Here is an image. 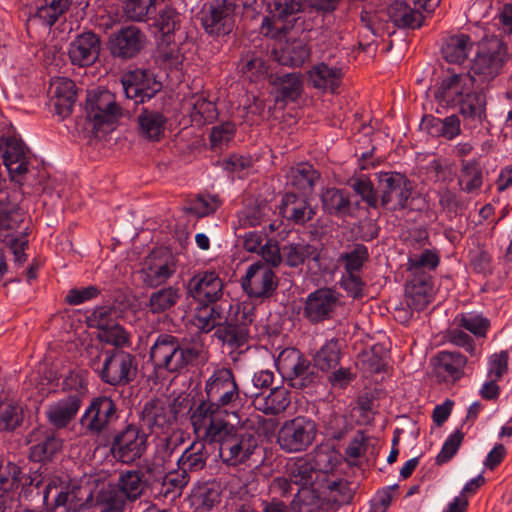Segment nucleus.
<instances>
[{"mask_svg":"<svg viewBox=\"0 0 512 512\" xmlns=\"http://www.w3.org/2000/svg\"><path fill=\"white\" fill-rule=\"evenodd\" d=\"M206 442L219 445V456L229 466L244 464L258 447V438L254 433L229 422L211 424L206 433Z\"/></svg>","mask_w":512,"mask_h":512,"instance_id":"f257e3e1","label":"nucleus"},{"mask_svg":"<svg viewBox=\"0 0 512 512\" xmlns=\"http://www.w3.org/2000/svg\"><path fill=\"white\" fill-rule=\"evenodd\" d=\"M148 435L134 423L115 430L108 442L109 453L118 463L132 465L140 460L148 448Z\"/></svg>","mask_w":512,"mask_h":512,"instance_id":"f03ea898","label":"nucleus"},{"mask_svg":"<svg viewBox=\"0 0 512 512\" xmlns=\"http://www.w3.org/2000/svg\"><path fill=\"white\" fill-rule=\"evenodd\" d=\"M277 367L287 378L290 386L296 389L310 387L321 380L315 364L295 348L285 349L279 354Z\"/></svg>","mask_w":512,"mask_h":512,"instance_id":"7ed1b4c3","label":"nucleus"},{"mask_svg":"<svg viewBox=\"0 0 512 512\" xmlns=\"http://www.w3.org/2000/svg\"><path fill=\"white\" fill-rule=\"evenodd\" d=\"M255 318L254 308L238 304L226 316L224 326L219 327L214 335L230 348H239L248 342L250 327L254 325Z\"/></svg>","mask_w":512,"mask_h":512,"instance_id":"20e7f679","label":"nucleus"},{"mask_svg":"<svg viewBox=\"0 0 512 512\" xmlns=\"http://www.w3.org/2000/svg\"><path fill=\"white\" fill-rule=\"evenodd\" d=\"M317 434L316 423L305 417L285 421L278 431L277 443L288 453L305 451L312 445Z\"/></svg>","mask_w":512,"mask_h":512,"instance_id":"39448f33","label":"nucleus"},{"mask_svg":"<svg viewBox=\"0 0 512 512\" xmlns=\"http://www.w3.org/2000/svg\"><path fill=\"white\" fill-rule=\"evenodd\" d=\"M99 376L104 383L112 386H125L137 376L136 357L122 350L106 351Z\"/></svg>","mask_w":512,"mask_h":512,"instance_id":"423d86ee","label":"nucleus"},{"mask_svg":"<svg viewBox=\"0 0 512 512\" xmlns=\"http://www.w3.org/2000/svg\"><path fill=\"white\" fill-rule=\"evenodd\" d=\"M85 109L87 118L93 123L92 130L96 137H100L99 132L107 134L112 131L113 125L121 115L120 107L108 91L89 96Z\"/></svg>","mask_w":512,"mask_h":512,"instance_id":"0eeeda50","label":"nucleus"},{"mask_svg":"<svg viewBox=\"0 0 512 512\" xmlns=\"http://www.w3.org/2000/svg\"><path fill=\"white\" fill-rule=\"evenodd\" d=\"M237 0H211L202 18L204 31L215 37H224L235 28Z\"/></svg>","mask_w":512,"mask_h":512,"instance_id":"6e6552de","label":"nucleus"},{"mask_svg":"<svg viewBox=\"0 0 512 512\" xmlns=\"http://www.w3.org/2000/svg\"><path fill=\"white\" fill-rule=\"evenodd\" d=\"M107 45L113 57L129 60L144 49L146 36L138 27L129 25L111 33Z\"/></svg>","mask_w":512,"mask_h":512,"instance_id":"1a4fd4ad","label":"nucleus"},{"mask_svg":"<svg viewBox=\"0 0 512 512\" xmlns=\"http://www.w3.org/2000/svg\"><path fill=\"white\" fill-rule=\"evenodd\" d=\"M175 271L176 259L171 252L166 249L154 250L144 261L142 281L147 287L156 288L165 284Z\"/></svg>","mask_w":512,"mask_h":512,"instance_id":"9d476101","label":"nucleus"},{"mask_svg":"<svg viewBox=\"0 0 512 512\" xmlns=\"http://www.w3.org/2000/svg\"><path fill=\"white\" fill-rule=\"evenodd\" d=\"M125 96L134 99L136 104L152 99L162 89L152 73L145 69H135L123 74L121 78Z\"/></svg>","mask_w":512,"mask_h":512,"instance_id":"9b49d317","label":"nucleus"},{"mask_svg":"<svg viewBox=\"0 0 512 512\" xmlns=\"http://www.w3.org/2000/svg\"><path fill=\"white\" fill-rule=\"evenodd\" d=\"M277 286L275 273L261 261L250 265L242 279L244 291L255 298H269L275 292Z\"/></svg>","mask_w":512,"mask_h":512,"instance_id":"f8f14e48","label":"nucleus"},{"mask_svg":"<svg viewBox=\"0 0 512 512\" xmlns=\"http://www.w3.org/2000/svg\"><path fill=\"white\" fill-rule=\"evenodd\" d=\"M205 394L223 408L236 402L239 399V389L232 370L229 368L216 370L206 381Z\"/></svg>","mask_w":512,"mask_h":512,"instance_id":"ddd939ff","label":"nucleus"},{"mask_svg":"<svg viewBox=\"0 0 512 512\" xmlns=\"http://www.w3.org/2000/svg\"><path fill=\"white\" fill-rule=\"evenodd\" d=\"M117 407L115 402L106 396L97 397L92 400L81 419L86 430L92 434L99 435L105 431L108 426L117 419Z\"/></svg>","mask_w":512,"mask_h":512,"instance_id":"4468645a","label":"nucleus"},{"mask_svg":"<svg viewBox=\"0 0 512 512\" xmlns=\"http://www.w3.org/2000/svg\"><path fill=\"white\" fill-rule=\"evenodd\" d=\"M338 305L335 291L321 288L311 293L305 302L303 315L311 323L317 324L333 317Z\"/></svg>","mask_w":512,"mask_h":512,"instance_id":"2eb2a0df","label":"nucleus"},{"mask_svg":"<svg viewBox=\"0 0 512 512\" xmlns=\"http://www.w3.org/2000/svg\"><path fill=\"white\" fill-rule=\"evenodd\" d=\"M100 36L92 31L83 32L70 43L68 56L73 65L90 66L99 58Z\"/></svg>","mask_w":512,"mask_h":512,"instance_id":"dca6fc26","label":"nucleus"},{"mask_svg":"<svg viewBox=\"0 0 512 512\" xmlns=\"http://www.w3.org/2000/svg\"><path fill=\"white\" fill-rule=\"evenodd\" d=\"M475 78L469 73L448 71L436 91V97L447 105H456L473 89Z\"/></svg>","mask_w":512,"mask_h":512,"instance_id":"f3484780","label":"nucleus"},{"mask_svg":"<svg viewBox=\"0 0 512 512\" xmlns=\"http://www.w3.org/2000/svg\"><path fill=\"white\" fill-rule=\"evenodd\" d=\"M187 288L193 298L213 304L222 297L224 284L215 271H204L193 276Z\"/></svg>","mask_w":512,"mask_h":512,"instance_id":"a211bd4d","label":"nucleus"},{"mask_svg":"<svg viewBox=\"0 0 512 512\" xmlns=\"http://www.w3.org/2000/svg\"><path fill=\"white\" fill-rule=\"evenodd\" d=\"M86 393L83 390H74L69 395L50 406L47 418L57 429L65 428L75 418Z\"/></svg>","mask_w":512,"mask_h":512,"instance_id":"6ab92c4d","label":"nucleus"},{"mask_svg":"<svg viewBox=\"0 0 512 512\" xmlns=\"http://www.w3.org/2000/svg\"><path fill=\"white\" fill-rule=\"evenodd\" d=\"M286 475L293 484L301 487L300 490L308 489L318 492L322 484L320 476L306 454L286 464Z\"/></svg>","mask_w":512,"mask_h":512,"instance_id":"aec40b11","label":"nucleus"},{"mask_svg":"<svg viewBox=\"0 0 512 512\" xmlns=\"http://www.w3.org/2000/svg\"><path fill=\"white\" fill-rule=\"evenodd\" d=\"M323 211L339 218H356L359 202L352 203L344 189L328 188L321 194Z\"/></svg>","mask_w":512,"mask_h":512,"instance_id":"412c9836","label":"nucleus"},{"mask_svg":"<svg viewBox=\"0 0 512 512\" xmlns=\"http://www.w3.org/2000/svg\"><path fill=\"white\" fill-rule=\"evenodd\" d=\"M25 144L22 140L8 138L6 150L3 155L4 164L9 171L12 180L23 185V176L28 173V162L26 160Z\"/></svg>","mask_w":512,"mask_h":512,"instance_id":"4be33fe9","label":"nucleus"},{"mask_svg":"<svg viewBox=\"0 0 512 512\" xmlns=\"http://www.w3.org/2000/svg\"><path fill=\"white\" fill-rule=\"evenodd\" d=\"M251 397L253 406L267 415H277L290 404V393L283 387L271 388L268 394L265 391H251Z\"/></svg>","mask_w":512,"mask_h":512,"instance_id":"5701e85b","label":"nucleus"},{"mask_svg":"<svg viewBox=\"0 0 512 512\" xmlns=\"http://www.w3.org/2000/svg\"><path fill=\"white\" fill-rule=\"evenodd\" d=\"M49 92L55 100L57 114L67 117L72 113V108L77 100V88L75 83L68 78L58 77L51 81Z\"/></svg>","mask_w":512,"mask_h":512,"instance_id":"b1692460","label":"nucleus"},{"mask_svg":"<svg viewBox=\"0 0 512 512\" xmlns=\"http://www.w3.org/2000/svg\"><path fill=\"white\" fill-rule=\"evenodd\" d=\"M358 488L356 482L348 481L333 474L322 481L318 494L338 505L349 504Z\"/></svg>","mask_w":512,"mask_h":512,"instance_id":"393cba45","label":"nucleus"},{"mask_svg":"<svg viewBox=\"0 0 512 512\" xmlns=\"http://www.w3.org/2000/svg\"><path fill=\"white\" fill-rule=\"evenodd\" d=\"M141 420L151 432L155 429L165 430L175 423V417L169 411L165 401L159 398H153L145 403Z\"/></svg>","mask_w":512,"mask_h":512,"instance_id":"a878e982","label":"nucleus"},{"mask_svg":"<svg viewBox=\"0 0 512 512\" xmlns=\"http://www.w3.org/2000/svg\"><path fill=\"white\" fill-rule=\"evenodd\" d=\"M269 82L276 91L275 102L284 106L296 101L302 93V80L298 73L271 74Z\"/></svg>","mask_w":512,"mask_h":512,"instance_id":"bb28decb","label":"nucleus"},{"mask_svg":"<svg viewBox=\"0 0 512 512\" xmlns=\"http://www.w3.org/2000/svg\"><path fill=\"white\" fill-rule=\"evenodd\" d=\"M306 455L320 476V481L335 474V469L341 461L340 453L329 443L316 446Z\"/></svg>","mask_w":512,"mask_h":512,"instance_id":"cd10ccee","label":"nucleus"},{"mask_svg":"<svg viewBox=\"0 0 512 512\" xmlns=\"http://www.w3.org/2000/svg\"><path fill=\"white\" fill-rule=\"evenodd\" d=\"M221 407L216 402H213L206 396L195 409L190 407L191 412L190 421L196 433L203 430V439L206 442V433L211 426L216 422H227L226 420L219 417L221 413Z\"/></svg>","mask_w":512,"mask_h":512,"instance_id":"c85d7f7f","label":"nucleus"},{"mask_svg":"<svg viewBox=\"0 0 512 512\" xmlns=\"http://www.w3.org/2000/svg\"><path fill=\"white\" fill-rule=\"evenodd\" d=\"M434 296L432 276L411 277L406 287L407 305L416 311H421L431 303Z\"/></svg>","mask_w":512,"mask_h":512,"instance_id":"c756f323","label":"nucleus"},{"mask_svg":"<svg viewBox=\"0 0 512 512\" xmlns=\"http://www.w3.org/2000/svg\"><path fill=\"white\" fill-rule=\"evenodd\" d=\"M281 213L288 221L303 226L313 219L316 211L307 199L290 192L283 197Z\"/></svg>","mask_w":512,"mask_h":512,"instance_id":"7c9ffc66","label":"nucleus"},{"mask_svg":"<svg viewBox=\"0 0 512 512\" xmlns=\"http://www.w3.org/2000/svg\"><path fill=\"white\" fill-rule=\"evenodd\" d=\"M167 119L159 111L142 108L137 116L139 135L151 142H158L164 137Z\"/></svg>","mask_w":512,"mask_h":512,"instance_id":"2f4dec72","label":"nucleus"},{"mask_svg":"<svg viewBox=\"0 0 512 512\" xmlns=\"http://www.w3.org/2000/svg\"><path fill=\"white\" fill-rule=\"evenodd\" d=\"M505 61L506 55L500 50L493 53H480L475 57L471 71L479 81L489 82L500 73Z\"/></svg>","mask_w":512,"mask_h":512,"instance_id":"473e14b6","label":"nucleus"},{"mask_svg":"<svg viewBox=\"0 0 512 512\" xmlns=\"http://www.w3.org/2000/svg\"><path fill=\"white\" fill-rule=\"evenodd\" d=\"M412 186L405 176L386 173V206L390 209L405 208L411 195Z\"/></svg>","mask_w":512,"mask_h":512,"instance_id":"72a5a7b5","label":"nucleus"},{"mask_svg":"<svg viewBox=\"0 0 512 512\" xmlns=\"http://www.w3.org/2000/svg\"><path fill=\"white\" fill-rule=\"evenodd\" d=\"M467 359L459 352L441 351L436 357L435 369L446 381L460 379L464 372Z\"/></svg>","mask_w":512,"mask_h":512,"instance_id":"f704fd0d","label":"nucleus"},{"mask_svg":"<svg viewBox=\"0 0 512 512\" xmlns=\"http://www.w3.org/2000/svg\"><path fill=\"white\" fill-rule=\"evenodd\" d=\"M473 48V42L468 35L457 34L448 37L442 46L443 58L452 64L464 63Z\"/></svg>","mask_w":512,"mask_h":512,"instance_id":"c9c22d12","label":"nucleus"},{"mask_svg":"<svg viewBox=\"0 0 512 512\" xmlns=\"http://www.w3.org/2000/svg\"><path fill=\"white\" fill-rule=\"evenodd\" d=\"M63 450V440L55 434H46L42 440L30 447L29 459L38 463H52Z\"/></svg>","mask_w":512,"mask_h":512,"instance_id":"e433bc0d","label":"nucleus"},{"mask_svg":"<svg viewBox=\"0 0 512 512\" xmlns=\"http://www.w3.org/2000/svg\"><path fill=\"white\" fill-rule=\"evenodd\" d=\"M147 480L140 470H129L122 472L115 486L130 502L139 499L144 493Z\"/></svg>","mask_w":512,"mask_h":512,"instance_id":"4c0bfd02","label":"nucleus"},{"mask_svg":"<svg viewBox=\"0 0 512 512\" xmlns=\"http://www.w3.org/2000/svg\"><path fill=\"white\" fill-rule=\"evenodd\" d=\"M342 71L339 68H330L321 63L315 66L309 72V81L313 87L323 90H329L334 93L340 85Z\"/></svg>","mask_w":512,"mask_h":512,"instance_id":"58836bf2","label":"nucleus"},{"mask_svg":"<svg viewBox=\"0 0 512 512\" xmlns=\"http://www.w3.org/2000/svg\"><path fill=\"white\" fill-rule=\"evenodd\" d=\"M283 261L289 267H298L307 259L319 261L320 254L317 247L311 244L290 243L282 247Z\"/></svg>","mask_w":512,"mask_h":512,"instance_id":"ea45409f","label":"nucleus"},{"mask_svg":"<svg viewBox=\"0 0 512 512\" xmlns=\"http://www.w3.org/2000/svg\"><path fill=\"white\" fill-rule=\"evenodd\" d=\"M179 347V339L171 334H160L150 349V359L159 368L166 369L169 359Z\"/></svg>","mask_w":512,"mask_h":512,"instance_id":"a19ab883","label":"nucleus"},{"mask_svg":"<svg viewBox=\"0 0 512 512\" xmlns=\"http://www.w3.org/2000/svg\"><path fill=\"white\" fill-rule=\"evenodd\" d=\"M208 453L203 442H194L185 449L178 460L179 468L186 473L197 472L206 466Z\"/></svg>","mask_w":512,"mask_h":512,"instance_id":"79ce46f5","label":"nucleus"},{"mask_svg":"<svg viewBox=\"0 0 512 512\" xmlns=\"http://www.w3.org/2000/svg\"><path fill=\"white\" fill-rule=\"evenodd\" d=\"M439 255L433 250H424L421 253H415L408 258V269L411 277L431 276V272L438 266Z\"/></svg>","mask_w":512,"mask_h":512,"instance_id":"37998d69","label":"nucleus"},{"mask_svg":"<svg viewBox=\"0 0 512 512\" xmlns=\"http://www.w3.org/2000/svg\"><path fill=\"white\" fill-rule=\"evenodd\" d=\"M310 58V48L303 40L286 43L280 50L277 61L285 66H301Z\"/></svg>","mask_w":512,"mask_h":512,"instance_id":"c03bdc74","label":"nucleus"},{"mask_svg":"<svg viewBox=\"0 0 512 512\" xmlns=\"http://www.w3.org/2000/svg\"><path fill=\"white\" fill-rule=\"evenodd\" d=\"M291 185L302 192H311L317 180L320 179V173L308 163H298L290 168Z\"/></svg>","mask_w":512,"mask_h":512,"instance_id":"a18cd8bd","label":"nucleus"},{"mask_svg":"<svg viewBox=\"0 0 512 512\" xmlns=\"http://www.w3.org/2000/svg\"><path fill=\"white\" fill-rule=\"evenodd\" d=\"M425 125L430 135L441 136L447 140H452L461 133L460 120L456 115L444 119L431 117L425 120Z\"/></svg>","mask_w":512,"mask_h":512,"instance_id":"49530a36","label":"nucleus"},{"mask_svg":"<svg viewBox=\"0 0 512 512\" xmlns=\"http://www.w3.org/2000/svg\"><path fill=\"white\" fill-rule=\"evenodd\" d=\"M461 189L466 193L478 191L483 184L482 171L476 160H462L459 177Z\"/></svg>","mask_w":512,"mask_h":512,"instance_id":"de8ad7c7","label":"nucleus"},{"mask_svg":"<svg viewBox=\"0 0 512 512\" xmlns=\"http://www.w3.org/2000/svg\"><path fill=\"white\" fill-rule=\"evenodd\" d=\"M180 297L178 288L172 286L162 288L151 294L147 307L152 314H161L175 306Z\"/></svg>","mask_w":512,"mask_h":512,"instance_id":"09e8293b","label":"nucleus"},{"mask_svg":"<svg viewBox=\"0 0 512 512\" xmlns=\"http://www.w3.org/2000/svg\"><path fill=\"white\" fill-rule=\"evenodd\" d=\"M92 499V493L84 495L79 487H74L70 491H62L55 499V507H64L66 512H79L88 507Z\"/></svg>","mask_w":512,"mask_h":512,"instance_id":"8fccbe9b","label":"nucleus"},{"mask_svg":"<svg viewBox=\"0 0 512 512\" xmlns=\"http://www.w3.org/2000/svg\"><path fill=\"white\" fill-rule=\"evenodd\" d=\"M386 14L396 27L414 28L418 25L416 14L406 0H394L386 9Z\"/></svg>","mask_w":512,"mask_h":512,"instance_id":"3c124183","label":"nucleus"},{"mask_svg":"<svg viewBox=\"0 0 512 512\" xmlns=\"http://www.w3.org/2000/svg\"><path fill=\"white\" fill-rule=\"evenodd\" d=\"M460 107V113L465 118L481 121L485 116L486 100L482 93L471 92L465 94L463 99L456 103Z\"/></svg>","mask_w":512,"mask_h":512,"instance_id":"603ef678","label":"nucleus"},{"mask_svg":"<svg viewBox=\"0 0 512 512\" xmlns=\"http://www.w3.org/2000/svg\"><path fill=\"white\" fill-rule=\"evenodd\" d=\"M24 422L23 408L16 403H0V431L14 432L22 427Z\"/></svg>","mask_w":512,"mask_h":512,"instance_id":"864d4df0","label":"nucleus"},{"mask_svg":"<svg viewBox=\"0 0 512 512\" xmlns=\"http://www.w3.org/2000/svg\"><path fill=\"white\" fill-rule=\"evenodd\" d=\"M200 353V349L196 346L187 345L179 340V347L173 352L165 370L179 372L196 361Z\"/></svg>","mask_w":512,"mask_h":512,"instance_id":"5fc2aeb1","label":"nucleus"},{"mask_svg":"<svg viewBox=\"0 0 512 512\" xmlns=\"http://www.w3.org/2000/svg\"><path fill=\"white\" fill-rule=\"evenodd\" d=\"M292 512H327L321 494L308 489L299 490L291 502Z\"/></svg>","mask_w":512,"mask_h":512,"instance_id":"6e6d98bb","label":"nucleus"},{"mask_svg":"<svg viewBox=\"0 0 512 512\" xmlns=\"http://www.w3.org/2000/svg\"><path fill=\"white\" fill-rule=\"evenodd\" d=\"M454 323L476 337H485L490 327V321L477 312L458 314L454 319Z\"/></svg>","mask_w":512,"mask_h":512,"instance_id":"4d7b16f0","label":"nucleus"},{"mask_svg":"<svg viewBox=\"0 0 512 512\" xmlns=\"http://www.w3.org/2000/svg\"><path fill=\"white\" fill-rule=\"evenodd\" d=\"M340 345L337 340H330L316 352L313 362L317 369L328 372L339 364Z\"/></svg>","mask_w":512,"mask_h":512,"instance_id":"13d9d810","label":"nucleus"},{"mask_svg":"<svg viewBox=\"0 0 512 512\" xmlns=\"http://www.w3.org/2000/svg\"><path fill=\"white\" fill-rule=\"evenodd\" d=\"M271 5L273 17L282 22L295 20V16L307 7L303 0H273Z\"/></svg>","mask_w":512,"mask_h":512,"instance_id":"bf43d9fd","label":"nucleus"},{"mask_svg":"<svg viewBox=\"0 0 512 512\" xmlns=\"http://www.w3.org/2000/svg\"><path fill=\"white\" fill-rule=\"evenodd\" d=\"M127 500L115 486L101 490L97 497L101 512H124Z\"/></svg>","mask_w":512,"mask_h":512,"instance_id":"052dcab7","label":"nucleus"},{"mask_svg":"<svg viewBox=\"0 0 512 512\" xmlns=\"http://www.w3.org/2000/svg\"><path fill=\"white\" fill-rule=\"evenodd\" d=\"M383 356L384 346L382 344H375L369 351L362 353L361 369L366 377L381 373L384 368Z\"/></svg>","mask_w":512,"mask_h":512,"instance_id":"680f3d73","label":"nucleus"},{"mask_svg":"<svg viewBox=\"0 0 512 512\" xmlns=\"http://www.w3.org/2000/svg\"><path fill=\"white\" fill-rule=\"evenodd\" d=\"M157 0H127L125 14L133 21H144L156 13Z\"/></svg>","mask_w":512,"mask_h":512,"instance_id":"e2e57ef3","label":"nucleus"},{"mask_svg":"<svg viewBox=\"0 0 512 512\" xmlns=\"http://www.w3.org/2000/svg\"><path fill=\"white\" fill-rule=\"evenodd\" d=\"M117 310L114 307L101 306L96 308L91 316L88 317V322L91 327H95L99 332L115 327Z\"/></svg>","mask_w":512,"mask_h":512,"instance_id":"0e129e2a","label":"nucleus"},{"mask_svg":"<svg viewBox=\"0 0 512 512\" xmlns=\"http://www.w3.org/2000/svg\"><path fill=\"white\" fill-rule=\"evenodd\" d=\"M22 482V468L14 462H8L0 471V490L17 491Z\"/></svg>","mask_w":512,"mask_h":512,"instance_id":"69168bd1","label":"nucleus"},{"mask_svg":"<svg viewBox=\"0 0 512 512\" xmlns=\"http://www.w3.org/2000/svg\"><path fill=\"white\" fill-rule=\"evenodd\" d=\"M156 25L164 35L171 34L180 28V13L175 8L165 6L159 11Z\"/></svg>","mask_w":512,"mask_h":512,"instance_id":"338daca9","label":"nucleus"},{"mask_svg":"<svg viewBox=\"0 0 512 512\" xmlns=\"http://www.w3.org/2000/svg\"><path fill=\"white\" fill-rule=\"evenodd\" d=\"M367 258V248L362 244H356L350 252L341 256V259L345 261V268L348 274L359 271Z\"/></svg>","mask_w":512,"mask_h":512,"instance_id":"774afa93","label":"nucleus"}]
</instances>
